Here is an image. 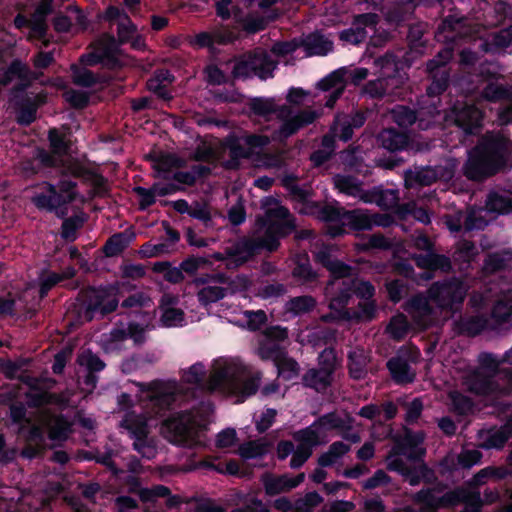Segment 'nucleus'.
Listing matches in <instances>:
<instances>
[{
    "label": "nucleus",
    "mask_w": 512,
    "mask_h": 512,
    "mask_svg": "<svg viewBox=\"0 0 512 512\" xmlns=\"http://www.w3.org/2000/svg\"><path fill=\"white\" fill-rule=\"evenodd\" d=\"M266 218L267 223L251 239L238 241L226 248V254L230 259V262L226 263L227 268L244 264L260 249L275 251L279 246V239L295 228L288 209L278 203L267 209Z\"/></svg>",
    "instance_id": "1"
},
{
    "label": "nucleus",
    "mask_w": 512,
    "mask_h": 512,
    "mask_svg": "<svg viewBox=\"0 0 512 512\" xmlns=\"http://www.w3.org/2000/svg\"><path fill=\"white\" fill-rule=\"evenodd\" d=\"M260 379L259 372H253L239 359H218L214 362L205 388L234 396L237 402H242L256 393Z\"/></svg>",
    "instance_id": "2"
},
{
    "label": "nucleus",
    "mask_w": 512,
    "mask_h": 512,
    "mask_svg": "<svg viewBox=\"0 0 512 512\" xmlns=\"http://www.w3.org/2000/svg\"><path fill=\"white\" fill-rule=\"evenodd\" d=\"M512 152V143L501 134H489L470 154L465 174L480 180L494 174Z\"/></svg>",
    "instance_id": "3"
},
{
    "label": "nucleus",
    "mask_w": 512,
    "mask_h": 512,
    "mask_svg": "<svg viewBox=\"0 0 512 512\" xmlns=\"http://www.w3.org/2000/svg\"><path fill=\"white\" fill-rule=\"evenodd\" d=\"M250 107L256 115L263 117L275 115L282 121L281 126L274 135V139L278 140L288 138L302 127L313 123L320 115L311 109L303 110L293 115L292 110L288 106H277L272 99H254Z\"/></svg>",
    "instance_id": "4"
},
{
    "label": "nucleus",
    "mask_w": 512,
    "mask_h": 512,
    "mask_svg": "<svg viewBox=\"0 0 512 512\" xmlns=\"http://www.w3.org/2000/svg\"><path fill=\"white\" fill-rule=\"evenodd\" d=\"M417 499L423 503V512H436L439 508L465 503L464 512H480L482 501L480 494L464 488L441 493L439 489L421 490Z\"/></svg>",
    "instance_id": "5"
},
{
    "label": "nucleus",
    "mask_w": 512,
    "mask_h": 512,
    "mask_svg": "<svg viewBox=\"0 0 512 512\" xmlns=\"http://www.w3.org/2000/svg\"><path fill=\"white\" fill-rule=\"evenodd\" d=\"M75 187L76 183L67 179L61 180L57 186L45 182L33 195L32 202L37 208L54 212L62 218L68 213L67 205L78 198Z\"/></svg>",
    "instance_id": "6"
},
{
    "label": "nucleus",
    "mask_w": 512,
    "mask_h": 512,
    "mask_svg": "<svg viewBox=\"0 0 512 512\" xmlns=\"http://www.w3.org/2000/svg\"><path fill=\"white\" fill-rule=\"evenodd\" d=\"M210 412V405H206L201 412L189 411L174 414L163 422L162 434L172 443L187 445L193 440L196 428L204 424Z\"/></svg>",
    "instance_id": "7"
},
{
    "label": "nucleus",
    "mask_w": 512,
    "mask_h": 512,
    "mask_svg": "<svg viewBox=\"0 0 512 512\" xmlns=\"http://www.w3.org/2000/svg\"><path fill=\"white\" fill-rule=\"evenodd\" d=\"M423 440L422 432L406 431L403 438L397 442L387 456V468L400 474L407 473L411 464L425 454V448L422 447Z\"/></svg>",
    "instance_id": "8"
},
{
    "label": "nucleus",
    "mask_w": 512,
    "mask_h": 512,
    "mask_svg": "<svg viewBox=\"0 0 512 512\" xmlns=\"http://www.w3.org/2000/svg\"><path fill=\"white\" fill-rule=\"evenodd\" d=\"M333 182L340 192L359 198L366 203L376 202L380 206L389 208L395 206L398 201L396 191L375 189L371 192H366L362 189L361 183L350 176L336 175L333 178Z\"/></svg>",
    "instance_id": "9"
},
{
    "label": "nucleus",
    "mask_w": 512,
    "mask_h": 512,
    "mask_svg": "<svg viewBox=\"0 0 512 512\" xmlns=\"http://www.w3.org/2000/svg\"><path fill=\"white\" fill-rule=\"evenodd\" d=\"M325 213L327 220L339 221L342 225L348 226L356 231L371 230L374 226L387 227L391 223L390 217L370 214L365 210L345 211L328 208L325 210Z\"/></svg>",
    "instance_id": "10"
},
{
    "label": "nucleus",
    "mask_w": 512,
    "mask_h": 512,
    "mask_svg": "<svg viewBox=\"0 0 512 512\" xmlns=\"http://www.w3.org/2000/svg\"><path fill=\"white\" fill-rule=\"evenodd\" d=\"M130 436L134 439L133 447L143 457L151 459L156 455L155 441L149 438V427L147 417L135 412H127L121 422Z\"/></svg>",
    "instance_id": "11"
},
{
    "label": "nucleus",
    "mask_w": 512,
    "mask_h": 512,
    "mask_svg": "<svg viewBox=\"0 0 512 512\" xmlns=\"http://www.w3.org/2000/svg\"><path fill=\"white\" fill-rule=\"evenodd\" d=\"M465 385L471 392L489 397L492 400L512 394V376L510 378L490 379L480 369L470 372L465 377Z\"/></svg>",
    "instance_id": "12"
},
{
    "label": "nucleus",
    "mask_w": 512,
    "mask_h": 512,
    "mask_svg": "<svg viewBox=\"0 0 512 512\" xmlns=\"http://www.w3.org/2000/svg\"><path fill=\"white\" fill-rule=\"evenodd\" d=\"M375 64L380 67L383 77L368 82L364 88V92L371 97H383L393 94L394 89L398 88L403 82L401 77L390 75V72L397 70L395 57L391 54H386L375 60Z\"/></svg>",
    "instance_id": "13"
},
{
    "label": "nucleus",
    "mask_w": 512,
    "mask_h": 512,
    "mask_svg": "<svg viewBox=\"0 0 512 512\" xmlns=\"http://www.w3.org/2000/svg\"><path fill=\"white\" fill-rule=\"evenodd\" d=\"M117 295L118 288L115 286L88 290L85 294L88 319L97 313L104 315L114 311L119 303Z\"/></svg>",
    "instance_id": "14"
},
{
    "label": "nucleus",
    "mask_w": 512,
    "mask_h": 512,
    "mask_svg": "<svg viewBox=\"0 0 512 512\" xmlns=\"http://www.w3.org/2000/svg\"><path fill=\"white\" fill-rule=\"evenodd\" d=\"M192 284L198 289L197 298L203 306L218 302L228 294L226 277L223 274L197 277Z\"/></svg>",
    "instance_id": "15"
},
{
    "label": "nucleus",
    "mask_w": 512,
    "mask_h": 512,
    "mask_svg": "<svg viewBox=\"0 0 512 512\" xmlns=\"http://www.w3.org/2000/svg\"><path fill=\"white\" fill-rule=\"evenodd\" d=\"M349 276L340 278V286H335L333 293L327 295L330 299L329 307L340 311L347 303L350 296L349 291L353 288L355 293L364 299H370L374 294V287L366 281L350 280Z\"/></svg>",
    "instance_id": "16"
},
{
    "label": "nucleus",
    "mask_w": 512,
    "mask_h": 512,
    "mask_svg": "<svg viewBox=\"0 0 512 512\" xmlns=\"http://www.w3.org/2000/svg\"><path fill=\"white\" fill-rule=\"evenodd\" d=\"M467 292L466 286L458 280L436 283L429 289V298L440 308L451 307L454 303L461 302Z\"/></svg>",
    "instance_id": "17"
},
{
    "label": "nucleus",
    "mask_w": 512,
    "mask_h": 512,
    "mask_svg": "<svg viewBox=\"0 0 512 512\" xmlns=\"http://www.w3.org/2000/svg\"><path fill=\"white\" fill-rule=\"evenodd\" d=\"M316 260L323 264L332 274L333 279L326 287V295L333 293L335 286H340V278L351 275V268L344 263L331 259V248L323 247L315 253Z\"/></svg>",
    "instance_id": "18"
},
{
    "label": "nucleus",
    "mask_w": 512,
    "mask_h": 512,
    "mask_svg": "<svg viewBox=\"0 0 512 512\" xmlns=\"http://www.w3.org/2000/svg\"><path fill=\"white\" fill-rule=\"evenodd\" d=\"M378 22V16L373 13L359 14L355 16L353 27L340 33V39L351 44H359L366 39L365 27H374Z\"/></svg>",
    "instance_id": "19"
},
{
    "label": "nucleus",
    "mask_w": 512,
    "mask_h": 512,
    "mask_svg": "<svg viewBox=\"0 0 512 512\" xmlns=\"http://www.w3.org/2000/svg\"><path fill=\"white\" fill-rule=\"evenodd\" d=\"M511 437V425L481 430L478 433L479 446L483 449H501Z\"/></svg>",
    "instance_id": "20"
},
{
    "label": "nucleus",
    "mask_w": 512,
    "mask_h": 512,
    "mask_svg": "<svg viewBox=\"0 0 512 512\" xmlns=\"http://www.w3.org/2000/svg\"><path fill=\"white\" fill-rule=\"evenodd\" d=\"M157 388L149 395L150 402L153 407H157L158 411L168 408L176 401L180 386L176 382H168L164 384H156Z\"/></svg>",
    "instance_id": "21"
},
{
    "label": "nucleus",
    "mask_w": 512,
    "mask_h": 512,
    "mask_svg": "<svg viewBox=\"0 0 512 512\" xmlns=\"http://www.w3.org/2000/svg\"><path fill=\"white\" fill-rule=\"evenodd\" d=\"M304 478V473H300L296 477H290L288 475H265L263 477V484L268 494L276 495L297 487L301 482H303Z\"/></svg>",
    "instance_id": "22"
},
{
    "label": "nucleus",
    "mask_w": 512,
    "mask_h": 512,
    "mask_svg": "<svg viewBox=\"0 0 512 512\" xmlns=\"http://www.w3.org/2000/svg\"><path fill=\"white\" fill-rule=\"evenodd\" d=\"M453 113L456 124L466 133H473L481 124L482 113L473 105L454 107Z\"/></svg>",
    "instance_id": "23"
},
{
    "label": "nucleus",
    "mask_w": 512,
    "mask_h": 512,
    "mask_svg": "<svg viewBox=\"0 0 512 512\" xmlns=\"http://www.w3.org/2000/svg\"><path fill=\"white\" fill-rule=\"evenodd\" d=\"M440 177H444L440 167H425L408 171L405 175V184L410 188L416 186H428Z\"/></svg>",
    "instance_id": "24"
},
{
    "label": "nucleus",
    "mask_w": 512,
    "mask_h": 512,
    "mask_svg": "<svg viewBox=\"0 0 512 512\" xmlns=\"http://www.w3.org/2000/svg\"><path fill=\"white\" fill-rule=\"evenodd\" d=\"M406 311L420 326H427L431 322L432 310L428 300L423 296H415L406 305Z\"/></svg>",
    "instance_id": "25"
},
{
    "label": "nucleus",
    "mask_w": 512,
    "mask_h": 512,
    "mask_svg": "<svg viewBox=\"0 0 512 512\" xmlns=\"http://www.w3.org/2000/svg\"><path fill=\"white\" fill-rule=\"evenodd\" d=\"M346 73L345 69H338L332 72L329 76L321 80L318 86L324 90L332 89L333 92L330 95L329 99L326 102V106L332 108L334 103L339 98L344 90V74Z\"/></svg>",
    "instance_id": "26"
},
{
    "label": "nucleus",
    "mask_w": 512,
    "mask_h": 512,
    "mask_svg": "<svg viewBox=\"0 0 512 512\" xmlns=\"http://www.w3.org/2000/svg\"><path fill=\"white\" fill-rule=\"evenodd\" d=\"M482 456L483 455L479 450L464 449L459 454L448 455L444 461L446 466L451 469H469L474 465L480 463Z\"/></svg>",
    "instance_id": "27"
},
{
    "label": "nucleus",
    "mask_w": 512,
    "mask_h": 512,
    "mask_svg": "<svg viewBox=\"0 0 512 512\" xmlns=\"http://www.w3.org/2000/svg\"><path fill=\"white\" fill-rule=\"evenodd\" d=\"M294 439L299 443L298 446L307 448L312 452L313 447L326 442V435L319 425L315 423L310 427L296 432Z\"/></svg>",
    "instance_id": "28"
},
{
    "label": "nucleus",
    "mask_w": 512,
    "mask_h": 512,
    "mask_svg": "<svg viewBox=\"0 0 512 512\" xmlns=\"http://www.w3.org/2000/svg\"><path fill=\"white\" fill-rule=\"evenodd\" d=\"M301 45L306 51V55H326L333 48V43L320 34H309L305 36Z\"/></svg>",
    "instance_id": "29"
},
{
    "label": "nucleus",
    "mask_w": 512,
    "mask_h": 512,
    "mask_svg": "<svg viewBox=\"0 0 512 512\" xmlns=\"http://www.w3.org/2000/svg\"><path fill=\"white\" fill-rule=\"evenodd\" d=\"M250 58V68L253 70L254 75L261 79H267L272 75L275 68V63L269 58L264 51H256L253 54H248Z\"/></svg>",
    "instance_id": "30"
},
{
    "label": "nucleus",
    "mask_w": 512,
    "mask_h": 512,
    "mask_svg": "<svg viewBox=\"0 0 512 512\" xmlns=\"http://www.w3.org/2000/svg\"><path fill=\"white\" fill-rule=\"evenodd\" d=\"M381 146L389 151H398L404 149L408 144V138L405 134L394 129H385L379 134Z\"/></svg>",
    "instance_id": "31"
},
{
    "label": "nucleus",
    "mask_w": 512,
    "mask_h": 512,
    "mask_svg": "<svg viewBox=\"0 0 512 512\" xmlns=\"http://www.w3.org/2000/svg\"><path fill=\"white\" fill-rule=\"evenodd\" d=\"M387 366L393 379L400 384L410 383L415 378V372L411 370L408 363L401 358L389 360Z\"/></svg>",
    "instance_id": "32"
},
{
    "label": "nucleus",
    "mask_w": 512,
    "mask_h": 512,
    "mask_svg": "<svg viewBox=\"0 0 512 512\" xmlns=\"http://www.w3.org/2000/svg\"><path fill=\"white\" fill-rule=\"evenodd\" d=\"M350 450V446L342 441L332 443L328 450L320 455L318 463L322 467H328L335 464L341 457H343Z\"/></svg>",
    "instance_id": "33"
},
{
    "label": "nucleus",
    "mask_w": 512,
    "mask_h": 512,
    "mask_svg": "<svg viewBox=\"0 0 512 512\" xmlns=\"http://www.w3.org/2000/svg\"><path fill=\"white\" fill-rule=\"evenodd\" d=\"M332 382V376L319 369H310L303 376V383L317 391L325 390Z\"/></svg>",
    "instance_id": "34"
},
{
    "label": "nucleus",
    "mask_w": 512,
    "mask_h": 512,
    "mask_svg": "<svg viewBox=\"0 0 512 512\" xmlns=\"http://www.w3.org/2000/svg\"><path fill=\"white\" fill-rule=\"evenodd\" d=\"M259 356L264 360H273L274 362L279 360L281 356L285 354L281 343L270 340L269 338L263 336L259 348H258Z\"/></svg>",
    "instance_id": "35"
},
{
    "label": "nucleus",
    "mask_w": 512,
    "mask_h": 512,
    "mask_svg": "<svg viewBox=\"0 0 512 512\" xmlns=\"http://www.w3.org/2000/svg\"><path fill=\"white\" fill-rule=\"evenodd\" d=\"M423 115H424V111L423 110L419 111L418 117L421 118ZM391 116H392V119L399 126H402V127H406V126H409V125L413 124L416 121V119H417L416 114L412 110H410L409 108H407L405 106H397V107H395L391 111ZM419 125L422 128H426L427 127V125H422V119H420Z\"/></svg>",
    "instance_id": "36"
},
{
    "label": "nucleus",
    "mask_w": 512,
    "mask_h": 512,
    "mask_svg": "<svg viewBox=\"0 0 512 512\" xmlns=\"http://www.w3.org/2000/svg\"><path fill=\"white\" fill-rule=\"evenodd\" d=\"M47 15L42 12H35L32 15V18L29 20L30 33L28 35L29 39H40L43 41V44L46 46L48 44V40L45 39L47 25L45 22V18Z\"/></svg>",
    "instance_id": "37"
},
{
    "label": "nucleus",
    "mask_w": 512,
    "mask_h": 512,
    "mask_svg": "<svg viewBox=\"0 0 512 512\" xmlns=\"http://www.w3.org/2000/svg\"><path fill=\"white\" fill-rule=\"evenodd\" d=\"M172 81L171 75L168 71L161 70L155 74L154 77L148 80V89L164 99H169L168 92L166 90V83Z\"/></svg>",
    "instance_id": "38"
},
{
    "label": "nucleus",
    "mask_w": 512,
    "mask_h": 512,
    "mask_svg": "<svg viewBox=\"0 0 512 512\" xmlns=\"http://www.w3.org/2000/svg\"><path fill=\"white\" fill-rule=\"evenodd\" d=\"M206 376V369L202 363H195L181 373V380L185 384L193 386H202Z\"/></svg>",
    "instance_id": "39"
},
{
    "label": "nucleus",
    "mask_w": 512,
    "mask_h": 512,
    "mask_svg": "<svg viewBox=\"0 0 512 512\" xmlns=\"http://www.w3.org/2000/svg\"><path fill=\"white\" fill-rule=\"evenodd\" d=\"M316 305V301L311 296H299L290 299L286 304V310L293 315H301L311 311Z\"/></svg>",
    "instance_id": "40"
},
{
    "label": "nucleus",
    "mask_w": 512,
    "mask_h": 512,
    "mask_svg": "<svg viewBox=\"0 0 512 512\" xmlns=\"http://www.w3.org/2000/svg\"><path fill=\"white\" fill-rule=\"evenodd\" d=\"M268 444L263 440L249 441L239 447V455L244 459H253L266 454Z\"/></svg>",
    "instance_id": "41"
},
{
    "label": "nucleus",
    "mask_w": 512,
    "mask_h": 512,
    "mask_svg": "<svg viewBox=\"0 0 512 512\" xmlns=\"http://www.w3.org/2000/svg\"><path fill=\"white\" fill-rule=\"evenodd\" d=\"M349 370L353 378L359 379L363 376L367 358L363 349H355L349 353Z\"/></svg>",
    "instance_id": "42"
},
{
    "label": "nucleus",
    "mask_w": 512,
    "mask_h": 512,
    "mask_svg": "<svg viewBox=\"0 0 512 512\" xmlns=\"http://www.w3.org/2000/svg\"><path fill=\"white\" fill-rule=\"evenodd\" d=\"M72 79L74 84L83 87H91L102 80L100 76L95 75L92 71L76 66L72 67Z\"/></svg>",
    "instance_id": "43"
},
{
    "label": "nucleus",
    "mask_w": 512,
    "mask_h": 512,
    "mask_svg": "<svg viewBox=\"0 0 512 512\" xmlns=\"http://www.w3.org/2000/svg\"><path fill=\"white\" fill-rule=\"evenodd\" d=\"M417 264L420 267H425L428 269H441L448 270L450 268V261L447 257L437 254L429 253L426 256L419 257L417 259Z\"/></svg>",
    "instance_id": "44"
},
{
    "label": "nucleus",
    "mask_w": 512,
    "mask_h": 512,
    "mask_svg": "<svg viewBox=\"0 0 512 512\" xmlns=\"http://www.w3.org/2000/svg\"><path fill=\"white\" fill-rule=\"evenodd\" d=\"M332 132L335 137H338L340 140L345 142L351 139L353 135V127L351 122L348 120V116L338 115L332 127Z\"/></svg>",
    "instance_id": "45"
},
{
    "label": "nucleus",
    "mask_w": 512,
    "mask_h": 512,
    "mask_svg": "<svg viewBox=\"0 0 512 512\" xmlns=\"http://www.w3.org/2000/svg\"><path fill=\"white\" fill-rule=\"evenodd\" d=\"M121 306L133 310L147 308L152 306V299L146 292L138 291L123 300Z\"/></svg>",
    "instance_id": "46"
},
{
    "label": "nucleus",
    "mask_w": 512,
    "mask_h": 512,
    "mask_svg": "<svg viewBox=\"0 0 512 512\" xmlns=\"http://www.w3.org/2000/svg\"><path fill=\"white\" fill-rule=\"evenodd\" d=\"M275 364L279 375L285 379L294 378L298 375L300 370L298 363L294 359L286 357L285 354L281 356L279 360L275 361Z\"/></svg>",
    "instance_id": "47"
},
{
    "label": "nucleus",
    "mask_w": 512,
    "mask_h": 512,
    "mask_svg": "<svg viewBox=\"0 0 512 512\" xmlns=\"http://www.w3.org/2000/svg\"><path fill=\"white\" fill-rule=\"evenodd\" d=\"M77 362L89 372H98L104 369L105 363L91 351H83L78 355Z\"/></svg>",
    "instance_id": "48"
},
{
    "label": "nucleus",
    "mask_w": 512,
    "mask_h": 512,
    "mask_svg": "<svg viewBox=\"0 0 512 512\" xmlns=\"http://www.w3.org/2000/svg\"><path fill=\"white\" fill-rule=\"evenodd\" d=\"M337 365L338 360L336 353L333 349L327 348L320 353L318 357L319 370L326 372L332 376L334 371L336 370Z\"/></svg>",
    "instance_id": "49"
},
{
    "label": "nucleus",
    "mask_w": 512,
    "mask_h": 512,
    "mask_svg": "<svg viewBox=\"0 0 512 512\" xmlns=\"http://www.w3.org/2000/svg\"><path fill=\"white\" fill-rule=\"evenodd\" d=\"M492 315L498 321H506L512 316V292L496 303Z\"/></svg>",
    "instance_id": "50"
},
{
    "label": "nucleus",
    "mask_w": 512,
    "mask_h": 512,
    "mask_svg": "<svg viewBox=\"0 0 512 512\" xmlns=\"http://www.w3.org/2000/svg\"><path fill=\"white\" fill-rule=\"evenodd\" d=\"M130 237L125 234H116L112 236L105 245V253L107 256H116L122 252L129 244Z\"/></svg>",
    "instance_id": "51"
},
{
    "label": "nucleus",
    "mask_w": 512,
    "mask_h": 512,
    "mask_svg": "<svg viewBox=\"0 0 512 512\" xmlns=\"http://www.w3.org/2000/svg\"><path fill=\"white\" fill-rule=\"evenodd\" d=\"M293 275L304 283L312 282L317 278L316 272L312 270L306 257L298 260L297 265L293 270Z\"/></svg>",
    "instance_id": "52"
},
{
    "label": "nucleus",
    "mask_w": 512,
    "mask_h": 512,
    "mask_svg": "<svg viewBox=\"0 0 512 512\" xmlns=\"http://www.w3.org/2000/svg\"><path fill=\"white\" fill-rule=\"evenodd\" d=\"M426 471L427 467L423 463L422 458H420L414 464H411V467L407 469V473H402L401 475L410 483V485L415 486L418 485L421 478L426 475Z\"/></svg>",
    "instance_id": "53"
},
{
    "label": "nucleus",
    "mask_w": 512,
    "mask_h": 512,
    "mask_svg": "<svg viewBox=\"0 0 512 512\" xmlns=\"http://www.w3.org/2000/svg\"><path fill=\"white\" fill-rule=\"evenodd\" d=\"M69 432V424L61 417H54L49 423V436L53 440H63Z\"/></svg>",
    "instance_id": "54"
},
{
    "label": "nucleus",
    "mask_w": 512,
    "mask_h": 512,
    "mask_svg": "<svg viewBox=\"0 0 512 512\" xmlns=\"http://www.w3.org/2000/svg\"><path fill=\"white\" fill-rule=\"evenodd\" d=\"M84 221L85 218L83 215H77L65 219L62 224V237L66 240H74L77 229H79L83 225Z\"/></svg>",
    "instance_id": "55"
},
{
    "label": "nucleus",
    "mask_w": 512,
    "mask_h": 512,
    "mask_svg": "<svg viewBox=\"0 0 512 512\" xmlns=\"http://www.w3.org/2000/svg\"><path fill=\"white\" fill-rule=\"evenodd\" d=\"M408 322L403 314L394 316L389 325L388 332L395 339H402L408 331Z\"/></svg>",
    "instance_id": "56"
},
{
    "label": "nucleus",
    "mask_w": 512,
    "mask_h": 512,
    "mask_svg": "<svg viewBox=\"0 0 512 512\" xmlns=\"http://www.w3.org/2000/svg\"><path fill=\"white\" fill-rule=\"evenodd\" d=\"M250 58L249 55H243L239 59L236 60L232 74L235 78H245L254 75L253 70L250 68Z\"/></svg>",
    "instance_id": "57"
},
{
    "label": "nucleus",
    "mask_w": 512,
    "mask_h": 512,
    "mask_svg": "<svg viewBox=\"0 0 512 512\" xmlns=\"http://www.w3.org/2000/svg\"><path fill=\"white\" fill-rule=\"evenodd\" d=\"M317 424L324 432L326 429H339L343 430L347 427L345 421L335 414H327L321 417Z\"/></svg>",
    "instance_id": "58"
},
{
    "label": "nucleus",
    "mask_w": 512,
    "mask_h": 512,
    "mask_svg": "<svg viewBox=\"0 0 512 512\" xmlns=\"http://www.w3.org/2000/svg\"><path fill=\"white\" fill-rule=\"evenodd\" d=\"M136 34V26L129 17H123V21L118 23V39L121 43L129 42Z\"/></svg>",
    "instance_id": "59"
},
{
    "label": "nucleus",
    "mask_w": 512,
    "mask_h": 512,
    "mask_svg": "<svg viewBox=\"0 0 512 512\" xmlns=\"http://www.w3.org/2000/svg\"><path fill=\"white\" fill-rule=\"evenodd\" d=\"M251 285L250 279L245 275H237L233 279L226 277L225 286L228 288V293H237L246 291Z\"/></svg>",
    "instance_id": "60"
},
{
    "label": "nucleus",
    "mask_w": 512,
    "mask_h": 512,
    "mask_svg": "<svg viewBox=\"0 0 512 512\" xmlns=\"http://www.w3.org/2000/svg\"><path fill=\"white\" fill-rule=\"evenodd\" d=\"M209 169L205 166H195L192 172H177L174 174V179L180 183L192 185L196 181L197 175L206 173Z\"/></svg>",
    "instance_id": "61"
},
{
    "label": "nucleus",
    "mask_w": 512,
    "mask_h": 512,
    "mask_svg": "<svg viewBox=\"0 0 512 512\" xmlns=\"http://www.w3.org/2000/svg\"><path fill=\"white\" fill-rule=\"evenodd\" d=\"M184 313L175 307H168L163 310L162 322L166 326H176L183 321Z\"/></svg>",
    "instance_id": "62"
},
{
    "label": "nucleus",
    "mask_w": 512,
    "mask_h": 512,
    "mask_svg": "<svg viewBox=\"0 0 512 512\" xmlns=\"http://www.w3.org/2000/svg\"><path fill=\"white\" fill-rule=\"evenodd\" d=\"M65 100L73 107L82 108L88 103L89 96L85 92L70 89L64 93Z\"/></svg>",
    "instance_id": "63"
},
{
    "label": "nucleus",
    "mask_w": 512,
    "mask_h": 512,
    "mask_svg": "<svg viewBox=\"0 0 512 512\" xmlns=\"http://www.w3.org/2000/svg\"><path fill=\"white\" fill-rule=\"evenodd\" d=\"M510 202L507 201L504 197L499 196L497 194L491 195L487 202V208L490 211L498 212V213H507L510 210Z\"/></svg>",
    "instance_id": "64"
}]
</instances>
